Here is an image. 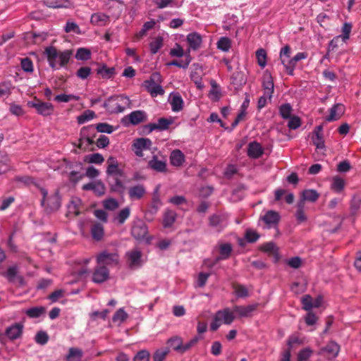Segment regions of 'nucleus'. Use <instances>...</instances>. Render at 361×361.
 <instances>
[{
    "label": "nucleus",
    "mask_w": 361,
    "mask_h": 361,
    "mask_svg": "<svg viewBox=\"0 0 361 361\" xmlns=\"http://www.w3.org/2000/svg\"><path fill=\"white\" fill-rule=\"evenodd\" d=\"M44 54L49 66L54 70H59L68 63L72 56V51L68 49L60 51L54 47L50 46L45 48Z\"/></svg>",
    "instance_id": "nucleus-1"
},
{
    "label": "nucleus",
    "mask_w": 361,
    "mask_h": 361,
    "mask_svg": "<svg viewBox=\"0 0 361 361\" xmlns=\"http://www.w3.org/2000/svg\"><path fill=\"white\" fill-rule=\"evenodd\" d=\"M40 194L42 197L41 204L47 213H51L57 211L61 207V197L58 190H53L50 192L44 188H39Z\"/></svg>",
    "instance_id": "nucleus-2"
},
{
    "label": "nucleus",
    "mask_w": 361,
    "mask_h": 361,
    "mask_svg": "<svg viewBox=\"0 0 361 361\" xmlns=\"http://www.w3.org/2000/svg\"><path fill=\"white\" fill-rule=\"evenodd\" d=\"M162 81L163 79L160 73L154 72L147 80L144 81L142 87L152 97L164 95L165 90L161 86Z\"/></svg>",
    "instance_id": "nucleus-3"
},
{
    "label": "nucleus",
    "mask_w": 361,
    "mask_h": 361,
    "mask_svg": "<svg viewBox=\"0 0 361 361\" xmlns=\"http://www.w3.org/2000/svg\"><path fill=\"white\" fill-rule=\"evenodd\" d=\"M130 104L128 97L123 95H116L109 97L104 104V106L111 114L123 112Z\"/></svg>",
    "instance_id": "nucleus-4"
},
{
    "label": "nucleus",
    "mask_w": 361,
    "mask_h": 361,
    "mask_svg": "<svg viewBox=\"0 0 361 361\" xmlns=\"http://www.w3.org/2000/svg\"><path fill=\"white\" fill-rule=\"evenodd\" d=\"M235 312L229 308H224L218 310L213 317V320L210 324V329L213 331H216L222 324L230 325L235 319Z\"/></svg>",
    "instance_id": "nucleus-5"
},
{
    "label": "nucleus",
    "mask_w": 361,
    "mask_h": 361,
    "mask_svg": "<svg viewBox=\"0 0 361 361\" xmlns=\"http://www.w3.org/2000/svg\"><path fill=\"white\" fill-rule=\"evenodd\" d=\"M125 259L126 264L131 269H137L144 264L142 252L137 247L128 251L125 255Z\"/></svg>",
    "instance_id": "nucleus-6"
},
{
    "label": "nucleus",
    "mask_w": 361,
    "mask_h": 361,
    "mask_svg": "<svg viewBox=\"0 0 361 361\" xmlns=\"http://www.w3.org/2000/svg\"><path fill=\"white\" fill-rule=\"evenodd\" d=\"M147 115L145 111L142 110H136L132 111L123 118V123L125 125L132 124L133 126L138 125L140 123L146 121Z\"/></svg>",
    "instance_id": "nucleus-7"
},
{
    "label": "nucleus",
    "mask_w": 361,
    "mask_h": 361,
    "mask_svg": "<svg viewBox=\"0 0 361 361\" xmlns=\"http://www.w3.org/2000/svg\"><path fill=\"white\" fill-rule=\"evenodd\" d=\"M118 261L119 257L116 252L103 251L97 257V264L102 266L117 264Z\"/></svg>",
    "instance_id": "nucleus-8"
},
{
    "label": "nucleus",
    "mask_w": 361,
    "mask_h": 361,
    "mask_svg": "<svg viewBox=\"0 0 361 361\" xmlns=\"http://www.w3.org/2000/svg\"><path fill=\"white\" fill-rule=\"evenodd\" d=\"M28 106L36 109L37 112L44 116H50L53 114L54 106L51 103L41 101L29 102Z\"/></svg>",
    "instance_id": "nucleus-9"
},
{
    "label": "nucleus",
    "mask_w": 361,
    "mask_h": 361,
    "mask_svg": "<svg viewBox=\"0 0 361 361\" xmlns=\"http://www.w3.org/2000/svg\"><path fill=\"white\" fill-rule=\"evenodd\" d=\"M152 146V141L149 138L140 137L133 141L132 148L137 157L143 156V151L149 149Z\"/></svg>",
    "instance_id": "nucleus-10"
},
{
    "label": "nucleus",
    "mask_w": 361,
    "mask_h": 361,
    "mask_svg": "<svg viewBox=\"0 0 361 361\" xmlns=\"http://www.w3.org/2000/svg\"><path fill=\"white\" fill-rule=\"evenodd\" d=\"M258 306V303L251 304L247 306L236 305L233 307V311L237 314V317L239 318L250 317Z\"/></svg>",
    "instance_id": "nucleus-11"
},
{
    "label": "nucleus",
    "mask_w": 361,
    "mask_h": 361,
    "mask_svg": "<svg viewBox=\"0 0 361 361\" xmlns=\"http://www.w3.org/2000/svg\"><path fill=\"white\" fill-rule=\"evenodd\" d=\"M108 166L106 169V173L109 176H112L114 177L116 176H124L123 171L119 168L117 160L111 157L107 159Z\"/></svg>",
    "instance_id": "nucleus-12"
},
{
    "label": "nucleus",
    "mask_w": 361,
    "mask_h": 361,
    "mask_svg": "<svg viewBox=\"0 0 361 361\" xmlns=\"http://www.w3.org/2000/svg\"><path fill=\"white\" fill-rule=\"evenodd\" d=\"M109 276L108 269L102 265L97 267L92 274V281L96 283H101L107 280Z\"/></svg>",
    "instance_id": "nucleus-13"
},
{
    "label": "nucleus",
    "mask_w": 361,
    "mask_h": 361,
    "mask_svg": "<svg viewBox=\"0 0 361 361\" xmlns=\"http://www.w3.org/2000/svg\"><path fill=\"white\" fill-rule=\"evenodd\" d=\"M169 102L171 106L173 111L178 112L183 109V100L179 93H171L169 97Z\"/></svg>",
    "instance_id": "nucleus-14"
},
{
    "label": "nucleus",
    "mask_w": 361,
    "mask_h": 361,
    "mask_svg": "<svg viewBox=\"0 0 361 361\" xmlns=\"http://www.w3.org/2000/svg\"><path fill=\"white\" fill-rule=\"evenodd\" d=\"M227 224V218L225 215L215 214L209 219V225L218 231L226 226Z\"/></svg>",
    "instance_id": "nucleus-15"
},
{
    "label": "nucleus",
    "mask_w": 361,
    "mask_h": 361,
    "mask_svg": "<svg viewBox=\"0 0 361 361\" xmlns=\"http://www.w3.org/2000/svg\"><path fill=\"white\" fill-rule=\"evenodd\" d=\"M218 249L219 252V256L216 257L215 262L228 259L233 250L231 245L228 243H219Z\"/></svg>",
    "instance_id": "nucleus-16"
},
{
    "label": "nucleus",
    "mask_w": 361,
    "mask_h": 361,
    "mask_svg": "<svg viewBox=\"0 0 361 361\" xmlns=\"http://www.w3.org/2000/svg\"><path fill=\"white\" fill-rule=\"evenodd\" d=\"M262 86L265 94L269 97V99H271L274 92V85L273 78L270 73H264L262 80Z\"/></svg>",
    "instance_id": "nucleus-17"
},
{
    "label": "nucleus",
    "mask_w": 361,
    "mask_h": 361,
    "mask_svg": "<svg viewBox=\"0 0 361 361\" xmlns=\"http://www.w3.org/2000/svg\"><path fill=\"white\" fill-rule=\"evenodd\" d=\"M261 219L264 222L268 228L276 226L279 220V214L275 211H268L264 216H261Z\"/></svg>",
    "instance_id": "nucleus-18"
},
{
    "label": "nucleus",
    "mask_w": 361,
    "mask_h": 361,
    "mask_svg": "<svg viewBox=\"0 0 361 361\" xmlns=\"http://www.w3.org/2000/svg\"><path fill=\"white\" fill-rule=\"evenodd\" d=\"M145 193V188L141 184L132 186L128 190L129 197L132 200H140Z\"/></svg>",
    "instance_id": "nucleus-19"
},
{
    "label": "nucleus",
    "mask_w": 361,
    "mask_h": 361,
    "mask_svg": "<svg viewBox=\"0 0 361 361\" xmlns=\"http://www.w3.org/2000/svg\"><path fill=\"white\" fill-rule=\"evenodd\" d=\"M82 201L78 197H73L68 205V215L78 216L80 213Z\"/></svg>",
    "instance_id": "nucleus-20"
},
{
    "label": "nucleus",
    "mask_w": 361,
    "mask_h": 361,
    "mask_svg": "<svg viewBox=\"0 0 361 361\" xmlns=\"http://www.w3.org/2000/svg\"><path fill=\"white\" fill-rule=\"evenodd\" d=\"M43 4L49 8H69L72 6L70 0H43Z\"/></svg>",
    "instance_id": "nucleus-21"
},
{
    "label": "nucleus",
    "mask_w": 361,
    "mask_h": 361,
    "mask_svg": "<svg viewBox=\"0 0 361 361\" xmlns=\"http://www.w3.org/2000/svg\"><path fill=\"white\" fill-rule=\"evenodd\" d=\"M148 165L152 169L157 172H165L166 171V161L159 159L156 156H154L152 159L149 161Z\"/></svg>",
    "instance_id": "nucleus-22"
},
{
    "label": "nucleus",
    "mask_w": 361,
    "mask_h": 361,
    "mask_svg": "<svg viewBox=\"0 0 361 361\" xmlns=\"http://www.w3.org/2000/svg\"><path fill=\"white\" fill-rule=\"evenodd\" d=\"M187 42L190 49L196 50L202 44L201 35L197 32H192L188 35Z\"/></svg>",
    "instance_id": "nucleus-23"
},
{
    "label": "nucleus",
    "mask_w": 361,
    "mask_h": 361,
    "mask_svg": "<svg viewBox=\"0 0 361 361\" xmlns=\"http://www.w3.org/2000/svg\"><path fill=\"white\" fill-rule=\"evenodd\" d=\"M23 325L21 324H15L11 326H9L6 331V336L11 340H15L18 338L23 332Z\"/></svg>",
    "instance_id": "nucleus-24"
},
{
    "label": "nucleus",
    "mask_w": 361,
    "mask_h": 361,
    "mask_svg": "<svg viewBox=\"0 0 361 361\" xmlns=\"http://www.w3.org/2000/svg\"><path fill=\"white\" fill-rule=\"evenodd\" d=\"M263 153L262 146L257 142H252L248 145L247 154L253 159L259 158Z\"/></svg>",
    "instance_id": "nucleus-25"
},
{
    "label": "nucleus",
    "mask_w": 361,
    "mask_h": 361,
    "mask_svg": "<svg viewBox=\"0 0 361 361\" xmlns=\"http://www.w3.org/2000/svg\"><path fill=\"white\" fill-rule=\"evenodd\" d=\"M109 21V17L103 13H96L92 15L90 22L97 26H104Z\"/></svg>",
    "instance_id": "nucleus-26"
},
{
    "label": "nucleus",
    "mask_w": 361,
    "mask_h": 361,
    "mask_svg": "<svg viewBox=\"0 0 361 361\" xmlns=\"http://www.w3.org/2000/svg\"><path fill=\"white\" fill-rule=\"evenodd\" d=\"M344 106L341 104L334 105L330 109V114L326 118L328 121H333L338 119L343 114Z\"/></svg>",
    "instance_id": "nucleus-27"
},
{
    "label": "nucleus",
    "mask_w": 361,
    "mask_h": 361,
    "mask_svg": "<svg viewBox=\"0 0 361 361\" xmlns=\"http://www.w3.org/2000/svg\"><path fill=\"white\" fill-rule=\"evenodd\" d=\"M185 161V155L179 149L172 151L170 156V162L174 166H180Z\"/></svg>",
    "instance_id": "nucleus-28"
},
{
    "label": "nucleus",
    "mask_w": 361,
    "mask_h": 361,
    "mask_svg": "<svg viewBox=\"0 0 361 361\" xmlns=\"http://www.w3.org/2000/svg\"><path fill=\"white\" fill-rule=\"evenodd\" d=\"M147 230L143 223L135 224L131 230L132 235L136 239H141L147 234Z\"/></svg>",
    "instance_id": "nucleus-29"
},
{
    "label": "nucleus",
    "mask_w": 361,
    "mask_h": 361,
    "mask_svg": "<svg viewBox=\"0 0 361 361\" xmlns=\"http://www.w3.org/2000/svg\"><path fill=\"white\" fill-rule=\"evenodd\" d=\"M167 343L175 351L183 354V339L181 337L176 336L168 339Z\"/></svg>",
    "instance_id": "nucleus-30"
},
{
    "label": "nucleus",
    "mask_w": 361,
    "mask_h": 361,
    "mask_svg": "<svg viewBox=\"0 0 361 361\" xmlns=\"http://www.w3.org/2000/svg\"><path fill=\"white\" fill-rule=\"evenodd\" d=\"M177 214L174 211L166 210L163 217V226L164 228H171L176 220Z\"/></svg>",
    "instance_id": "nucleus-31"
},
{
    "label": "nucleus",
    "mask_w": 361,
    "mask_h": 361,
    "mask_svg": "<svg viewBox=\"0 0 361 361\" xmlns=\"http://www.w3.org/2000/svg\"><path fill=\"white\" fill-rule=\"evenodd\" d=\"M322 129V126H317L312 137L313 143L317 149L325 148L324 141L321 133Z\"/></svg>",
    "instance_id": "nucleus-32"
},
{
    "label": "nucleus",
    "mask_w": 361,
    "mask_h": 361,
    "mask_svg": "<svg viewBox=\"0 0 361 361\" xmlns=\"http://www.w3.org/2000/svg\"><path fill=\"white\" fill-rule=\"evenodd\" d=\"M11 169L10 157L6 153L0 155V175L6 173Z\"/></svg>",
    "instance_id": "nucleus-33"
},
{
    "label": "nucleus",
    "mask_w": 361,
    "mask_h": 361,
    "mask_svg": "<svg viewBox=\"0 0 361 361\" xmlns=\"http://www.w3.org/2000/svg\"><path fill=\"white\" fill-rule=\"evenodd\" d=\"M262 250L264 252H265L269 255H272L274 257L276 262L279 260V250H278V247H276V245L274 243L269 242V243L264 244L262 246Z\"/></svg>",
    "instance_id": "nucleus-34"
},
{
    "label": "nucleus",
    "mask_w": 361,
    "mask_h": 361,
    "mask_svg": "<svg viewBox=\"0 0 361 361\" xmlns=\"http://www.w3.org/2000/svg\"><path fill=\"white\" fill-rule=\"evenodd\" d=\"M91 234L95 240H102L104 234L103 225L99 223L93 224L91 227Z\"/></svg>",
    "instance_id": "nucleus-35"
},
{
    "label": "nucleus",
    "mask_w": 361,
    "mask_h": 361,
    "mask_svg": "<svg viewBox=\"0 0 361 361\" xmlns=\"http://www.w3.org/2000/svg\"><path fill=\"white\" fill-rule=\"evenodd\" d=\"M128 317V313L124 310L123 308L118 309L112 317V321L114 323L120 326L123 324Z\"/></svg>",
    "instance_id": "nucleus-36"
},
{
    "label": "nucleus",
    "mask_w": 361,
    "mask_h": 361,
    "mask_svg": "<svg viewBox=\"0 0 361 361\" xmlns=\"http://www.w3.org/2000/svg\"><path fill=\"white\" fill-rule=\"evenodd\" d=\"M345 187L344 180L339 176H334L331 179V188L336 193L341 192Z\"/></svg>",
    "instance_id": "nucleus-37"
},
{
    "label": "nucleus",
    "mask_w": 361,
    "mask_h": 361,
    "mask_svg": "<svg viewBox=\"0 0 361 361\" xmlns=\"http://www.w3.org/2000/svg\"><path fill=\"white\" fill-rule=\"evenodd\" d=\"M217 49L224 52H228L231 47V40L227 37H221L216 42Z\"/></svg>",
    "instance_id": "nucleus-38"
},
{
    "label": "nucleus",
    "mask_w": 361,
    "mask_h": 361,
    "mask_svg": "<svg viewBox=\"0 0 361 361\" xmlns=\"http://www.w3.org/2000/svg\"><path fill=\"white\" fill-rule=\"evenodd\" d=\"M322 350L329 353L331 357H336L340 351V346L336 342L331 341Z\"/></svg>",
    "instance_id": "nucleus-39"
},
{
    "label": "nucleus",
    "mask_w": 361,
    "mask_h": 361,
    "mask_svg": "<svg viewBox=\"0 0 361 361\" xmlns=\"http://www.w3.org/2000/svg\"><path fill=\"white\" fill-rule=\"evenodd\" d=\"M319 195L315 190H305L301 194L303 200L314 202L318 199Z\"/></svg>",
    "instance_id": "nucleus-40"
},
{
    "label": "nucleus",
    "mask_w": 361,
    "mask_h": 361,
    "mask_svg": "<svg viewBox=\"0 0 361 361\" xmlns=\"http://www.w3.org/2000/svg\"><path fill=\"white\" fill-rule=\"evenodd\" d=\"M304 341L298 334H293L288 337L287 345L288 350H291L292 348H295L296 345H300L303 343Z\"/></svg>",
    "instance_id": "nucleus-41"
},
{
    "label": "nucleus",
    "mask_w": 361,
    "mask_h": 361,
    "mask_svg": "<svg viewBox=\"0 0 361 361\" xmlns=\"http://www.w3.org/2000/svg\"><path fill=\"white\" fill-rule=\"evenodd\" d=\"M95 117V113L92 110H86L81 115L77 117V121L79 124L85 123Z\"/></svg>",
    "instance_id": "nucleus-42"
},
{
    "label": "nucleus",
    "mask_w": 361,
    "mask_h": 361,
    "mask_svg": "<svg viewBox=\"0 0 361 361\" xmlns=\"http://www.w3.org/2000/svg\"><path fill=\"white\" fill-rule=\"evenodd\" d=\"M119 176L114 177V183L111 185V189L112 191L122 194L126 190L123 182L119 179Z\"/></svg>",
    "instance_id": "nucleus-43"
},
{
    "label": "nucleus",
    "mask_w": 361,
    "mask_h": 361,
    "mask_svg": "<svg viewBox=\"0 0 361 361\" xmlns=\"http://www.w3.org/2000/svg\"><path fill=\"white\" fill-rule=\"evenodd\" d=\"M87 129L83 128L81 130V136L80 138V147H82L83 145L88 147L94 143L92 137H89L85 134Z\"/></svg>",
    "instance_id": "nucleus-44"
},
{
    "label": "nucleus",
    "mask_w": 361,
    "mask_h": 361,
    "mask_svg": "<svg viewBox=\"0 0 361 361\" xmlns=\"http://www.w3.org/2000/svg\"><path fill=\"white\" fill-rule=\"evenodd\" d=\"M297 62H298V61H294V57H293L292 59L289 58L287 60H283L282 64L284 66V68L288 75H293L294 69H295Z\"/></svg>",
    "instance_id": "nucleus-45"
},
{
    "label": "nucleus",
    "mask_w": 361,
    "mask_h": 361,
    "mask_svg": "<svg viewBox=\"0 0 361 361\" xmlns=\"http://www.w3.org/2000/svg\"><path fill=\"white\" fill-rule=\"evenodd\" d=\"M163 46V39L161 37H157L153 39L149 44V49L152 54H154Z\"/></svg>",
    "instance_id": "nucleus-46"
},
{
    "label": "nucleus",
    "mask_w": 361,
    "mask_h": 361,
    "mask_svg": "<svg viewBox=\"0 0 361 361\" xmlns=\"http://www.w3.org/2000/svg\"><path fill=\"white\" fill-rule=\"evenodd\" d=\"M91 57V51L87 48H79L75 54V58L80 61H87Z\"/></svg>",
    "instance_id": "nucleus-47"
},
{
    "label": "nucleus",
    "mask_w": 361,
    "mask_h": 361,
    "mask_svg": "<svg viewBox=\"0 0 361 361\" xmlns=\"http://www.w3.org/2000/svg\"><path fill=\"white\" fill-rule=\"evenodd\" d=\"M256 57L258 65L261 68H264L267 65V53L263 49H259L256 51Z\"/></svg>",
    "instance_id": "nucleus-48"
},
{
    "label": "nucleus",
    "mask_w": 361,
    "mask_h": 361,
    "mask_svg": "<svg viewBox=\"0 0 361 361\" xmlns=\"http://www.w3.org/2000/svg\"><path fill=\"white\" fill-rule=\"evenodd\" d=\"M64 31L67 33L73 32L77 35L82 34L81 30L78 24L73 21H67L64 27Z\"/></svg>",
    "instance_id": "nucleus-49"
},
{
    "label": "nucleus",
    "mask_w": 361,
    "mask_h": 361,
    "mask_svg": "<svg viewBox=\"0 0 361 361\" xmlns=\"http://www.w3.org/2000/svg\"><path fill=\"white\" fill-rule=\"evenodd\" d=\"M13 88L11 82H3L0 83V97H8L11 94Z\"/></svg>",
    "instance_id": "nucleus-50"
},
{
    "label": "nucleus",
    "mask_w": 361,
    "mask_h": 361,
    "mask_svg": "<svg viewBox=\"0 0 361 361\" xmlns=\"http://www.w3.org/2000/svg\"><path fill=\"white\" fill-rule=\"evenodd\" d=\"M191 61V58L190 54H187L185 56V59L183 61H172L171 62H169L167 63L168 66H177L182 68H187Z\"/></svg>",
    "instance_id": "nucleus-51"
},
{
    "label": "nucleus",
    "mask_w": 361,
    "mask_h": 361,
    "mask_svg": "<svg viewBox=\"0 0 361 361\" xmlns=\"http://www.w3.org/2000/svg\"><path fill=\"white\" fill-rule=\"evenodd\" d=\"M95 128L99 133H105L110 134L115 130L114 127L107 123H99L96 124Z\"/></svg>",
    "instance_id": "nucleus-52"
},
{
    "label": "nucleus",
    "mask_w": 361,
    "mask_h": 361,
    "mask_svg": "<svg viewBox=\"0 0 361 361\" xmlns=\"http://www.w3.org/2000/svg\"><path fill=\"white\" fill-rule=\"evenodd\" d=\"M44 312L42 307H34L25 311L26 314L31 318H37Z\"/></svg>",
    "instance_id": "nucleus-53"
},
{
    "label": "nucleus",
    "mask_w": 361,
    "mask_h": 361,
    "mask_svg": "<svg viewBox=\"0 0 361 361\" xmlns=\"http://www.w3.org/2000/svg\"><path fill=\"white\" fill-rule=\"evenodd\" d=\"M130 210L128 207L121 209L116 217V220L119 224H122L129 217Z\"/></svg>",
    "instance_id": "nucleus-54"
},
{
    "label": "nucleus",
    "mask_w": 361,
    "mask_h": 361,
    "mask_svg": "<svg viewBox=\"0 0 361 361\" xmlns=\"http://www.w3.org/2000/svg\"><path fill=\"white\" fill-rule=\"evenodd\" d=\"M104 159L101 154L94 153L90 154L85 157V161L89 163L101 164L103 163Z\"/></svg>",
    "instance_id": "nucleus-55"
},
{
    "label": "nucleus",
    "mask_w": 361,
    "mask_h": 361,
    "mask_svg": "<svg viewBox=\"0 0 361 361\" xmlns=\"http://www.w3.org/2000/svg\"><path fill=\"white\" fill-rule=\"evenodd\" d=\"M97 73L103 78H110L114 73V68H108L106 66L103 65L97 70Z\"/></svg>",
    "instance_id": "nucleus-56"
},
{
    "label": "nucleus",
    "mask_w": 361,
    "mask_h": 361,
    "mask_svg": "<svg viewBox=\"0 0 361 361\" xmlns=\"http://www.w3.org/2000/svg\"><path fill=\"white\" fill-rule=\"evenodd\" d=\"M80 97L74 94H61L55 97V100L59 102H68L71 100H79Z\"/></svg>",
    "instance_id": "nucleus-57"
},
{
    "label": "nucleus",
    "mask_w": 361,
    "mask_h": 361,
    "mask_svg": "<svg viewBox=\"0 0 361 361\" xmlns=\"http://www.w3.org/2000/svg\"><path fill=\"white\" fill-rule=\"evenodd\" d=\"M234 292L238 298H246L248 296V290L245 286L237 284L234 286Z\"/></svg>",
    "instance_id": "nucleus-58"
},
{
    "label": "nucleus",
    "mask_w": 361,
    "mask_h": 361,
    "mask_svg": "<svg viewBox=\"0 0 361 361\" xmlns=\"http://www.w3.org/2000/svg\"><path fill=\"white\" fill-rule=\"evenodd\" d=\"M82 351L77 348H71L68 351V354L66 356L68 361H72L74 357L80 359L82 356Z\"/></svg>",
    "instance_id": "nucleus-59"
},
{
    "label": "nucleus",
    "mask_w": 361,
    "mask_h": 361,
    "mask_svg": "<svg viewBox=\"0 0 361 361\" xmlns=\"http://www.w3.org/2000/svg\"><path fill=\"white\" fill-rule=\"evenodd\" d=\"M173 122V118H160L157 121L158 128L160 130H164L169 128V126Z\"/></svg>",
    "instance_id": "nucleus-60"
},
{
    "label": "nucleus",
    "mask_w": 361,
    "mask_h": 361,
    "mask_svg": "<svg viewBox=\"0 0 361 361\" xmlns=\"http://www.w3.org/2000/svg\"><path fill=\"white\" fill-rule=\"evenodd\" d=\"M92 69L88 66H83L80 68L77 72L76 75L82 80L87 79L91 74Z\"/></svg>",
    "instance_id": "nucleus-61"
},
{
    "label": "nucleus",
    "mask_w": 361,
    "mask_h": 361,
    "mask_svg": "<svg viewBox=\"0 0 361 361\" xmlns=\"http://www.w3.org/2000/svg\"><path fill=\"white\" fill-rule=\"evenodd\" d=\"M312 354V350L310 348H305L298 353V361H307Z\"/></svg>",
    "instance_id": "nucleus-62"
},
{
    "label": "nucleus",
    "mask_w": 361,
    "mask_h": 361,
    "mask_svg": "<svg viewBox=\"0 0 361 361\" xmlns=\"http://www.w3.org/2000/svg\"><path fill=\"white\" fill-rule=\"evenodd\" d=\"M169 353V348L157 350L154 354V361H164Z\"/></svg>",
    "instance_id": "nucleus-63"
},
{
    "label": "nucleus",
    "mask_w": 361,
    "mask_h": 361,
    "mask_svg": "<svg viewBox=\"0 0 361 361\" xmlns=\"http://www.w3.org/2000/svg\"><path fill=\"white\" fill-rule=\"evenodd\" d=\"M149 353L146 350L139 351L134 357V361H149Z\"/></svg>",
    "instance_id": "nucleus-64"
}]
</instances>
